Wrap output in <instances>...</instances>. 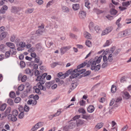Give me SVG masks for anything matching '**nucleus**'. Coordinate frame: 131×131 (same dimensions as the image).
I'll return each instance as SVG.
<instances>
[{
	"label": "nucleus",
	"instance_id": "8fccbe9b",
	"mask_svg": "<svg viewBox=\"0 0 131 131\" xmlns=\"http://www.w3.org/2000/svg\"><path fill=\"white\" fill-rule=\"evenodd\" d=\"M24 114L23 112H21L18 115V117L20 119H22L24 117Z\"/></svg>",
	"mask_w": 131,
	"mask_h": 131
},
{
	"label": "nucleus",
	"instance_id": "39448f33",
	"mask_svg": "<svg viewBox=\"0 0 131 131\" xmlns=\"http://www.w3.org/2000/svg\"><path fill=\"white\" fill-rule=\"evenodd\" d=\"M82 67L81 65L80 64L77 66V69H74L72 71H71L70 69H69L68 70V72L69 73V74H70L71 75L75 74L78 72V71L80 70L79 69Z\"/></svg>",
	"mask_w": 131,
	"mask_h": 131
},
{
	"label": "nucleus",
	"instance_id": "5701e85b",
	"mask_svg": "<svg viewBox=\"0 0 131 131\" xmlns=\"http://www.w3.org/2000/svg\"><path fill=\"white\" fill-rule=\"evenodd\" d=\"M62 8L63 11L64 12L68 13L69 11V8L66 6H63Z\"/></svg>",
	"mask_w": 131,
	"mask_h": 131
},
{
	"label": "nucleus",
	"instance_id": "a19ab883",
	"mask_svg": "<svg viewBox=\"0 0 131 131\" xmlns=\"http://www.w3.org/2000/svg\"><path fill=\"white\" fill-rule=\"evenodd\" d=\"M19 45L22 48H23L26 46V45L24 42H20L19 43Z\"/></svg>",
	"mask_w": 131,
	"mask_h": 131
},
{
	"label": "nucleus",
	"instance_id": "4468645a",
	"mask_svg": "<svg viewBox=\"0 0 131 131\" xmlns=\"http://www.w3.org/2000/svg\"><path fill=\"white\" fill-rule=\"evenodd\" d=\"M70 123L68 124L69 127L71 129L74 128L76 126L75 122L74 120H71L70 122Z\"/></svg>",
	"mask_w": 131,
	"mask_h": 131
},
{
	"label": "nucleus",
	"instance_id": "72a5a7b5",
	"mask_svg": "<svg viewBox=\"0 0 131 131\" xmlns=\"http://www.w3.org/2000/svg\"><path fill=\"white\" fill-rule=\"evenodd\" d=\"M94 12L96 13L97 14H99L103 12L102 10H99L96 8H95L93 9Z\"/></svg>",
	"mask_w": 131,
	"mask_h": 131
},
{
	"label": "nucleus",
	"instance_id": "393cba45",
	"mask_svg": "<svg viewBox=\"0 0 131 131\" xmlns=\"http://www.w3.org/2000/svg\"><path fill=\"white\" fill-rule=\"evenodd\" d=\"M107 62L109 63V64H110L111 63V62L113 60V58L112 57V54H110L108 56L107 59Z\"/></svg>",
	"mask_w": 131,
	"mask_h": 131
},
{
	"label": "nucleus",
	"instance_id": "aec40b11",
	"mask_svg": "<svg viewBox=\"0 0 131 131\" xmlns=\"http://www.w3.org/2000/svg\"><path fill=\"white\" fill-rule=\"evenodd\" d=\"M54 81H52L46 82L45 83V85L47 88L48 89H49L51 85L54 83Z\"/></svg>",
	"mask_w": 131,
	"mask_h": 131
},
{
	"label": "nucleus",
	"instance_id": "37998d69",
	"mask_svg": "<svg viewBox=\"0 0 131 131\" xmlns=\"http://www.w3.org/2000/svg\"><path fill=\"white\" fill-rule=\"evenodd\" d=\"M69 127L68 125H66L63 128V130L65 131H69V129H71Z\"/></svg>",
	"mask_w": 131,
	"mask_h": 131
},
{
	"label": "nucleus",
	"instance_id": "79ce46f5",
	"mask_svg": "<svg viewBox=\"0 0 131 131\" xmlns=\"http://www.w3.org/2000/svg\"><path fill=\"white\" fill-rule=\"evenodd\" d=\"M78 84L76 83H72L71 86V89L72 90L74 89L77 86Z\"/></svg>",
	"mask_w": 131,
	"mask_h": 131
},
{
	"label": "nucleus",
	"instance_id": "de8ad7c7",
	"mask_svg": "<svg viewBox=\"0 0 131 131\" xmlns=\"http://www.w3.org/2000/svg\"><path fill=\"white\" fill-rule=\"evenodd\" d=\"M107 62L106 63H104H104H103L101 66V67L102 68H104L106 67L108 65L110 64L109 63Z\"/></svg>",
	"mask_w": 131,
	"mask_h": 131
},
{
	"label": "nucleus",
	"instance_id": "4c0bfd02",
	"mask_svg": "<svg viewBox=\"0 0 131 131\" xmlns=\"http://www.w3.org/2000/svg\"><path fill=\"white\" fill-rule=\"evenodd\" d=\"M93 24L94 23L93 22H91L89 24V27L90 30L91 31H92V30L93 29Z\"/></svg>",
	"mask_w": 131,
	"mask_h": 131
},
{
	"label": "nucleus",
	"instance_id": "f8f14e48",
	"mask_svg": "<svg viewBox=\"0 0 131 131\" xmlns=\"http://www.w3.org/2000/svg\"><path fill=\"white\" fill-rule=\"evenodd\" d=\"M16 116H13L12 114H9L8 115V118L11 121L15 122L17 120V118Z\"/></svg>",
	"mask_w": 131,
	"mask_h": 131
},
{
	"label": "nucleus",
	"instance_id": "2f4dec72",
	"mask_svg": "<svg viewBox=\"0 0 131 131\" xmlns=\"http://www.w3.org/2000/svg\"><path fill=\"white\" fill-rule=\"evenodd\" d=\"M94 29L97 33H99L101 31L100 27L98 26H95L94 27Z\"/></svg>",
	"mask_w": 131,
	"mask_h": 131
},
{
	"label": "nucleus",
	"instance_id": "338daca9",
	"mask_svg": "<svg viewBox=\"0 0 131 131\" xmlns=\"http://www.w3.org/2000/svg\"><path fill=\"white\" fill-rule=\"evenodd\" d=\"M121 51V49H118L116 50L115 52L113 53V54L115 56H116V54L118 53Z\"/></svg>",
	"mask_w": 131,
	"mask_h": 131
},
{
	"label": "nucleus",
	"instance_id": "9d476101",
	"mask_svg": "<svg viewBox=\"0 0 131 131\" xmlns=\"http://www.w3.org/2000/svg\"><path fill=\"white\" fill-rule=\"evenodd\" d=\"M40 28L38 29L36 31V33L38 35H41L43 32V29L44 28V26L43 25H41V26L39 27Z\"/></svg>",
	"mask_w": 131,
	"mask_h": 131
},
{
	"label": "nucleus",
	"instance_id": "69168bd1",
	"mask_svg": "<svg viewBox=\"0 0 131 131\" xmlns=\"http://www.w3.org/2000/svg\"><path fill=\"white\" fill-rule=\"evenodd\" d=\"M87 61H85L83 63H82V64H81V65L82 67H84L85 66L86 64H87V65L88 63V62H87Z\"/></svg>",
	"mask_w": 131,
	"mask_h": 131
},
{
	"label": "nucleus",
	"instance_id": "49530a36",
	"mask_svg": "<svg viewBox=\"0 0 131 131\" xmlns=\"http://www.w3.org/2000/svg\"><path fill=\"white\" fill-rule=\"evenodd\" d=\"M9 96L10 97L14 98L15 96V92H11L9 93Z\"/></svg>",
	"mask_w": 131,
	"mask_h": 131
},
{
	"label": "nucleus",
	"instance_id": "4be33fe9",
	"mask_svg": "<svg viewBox=\"0 0 131 131\" xmlns=\"http://www.w3.org/2000/svg\"><path fill=\"white\" fill-rule=\"evenodd\" d=\"M84 35V37L86 38L91 39L92 38L91 35L87 32H85Z\"/></svg>",
	"mask_w": 131,
	"mask_h": 131
},
{
	"label": "nucleus",
	"instance_id": "473e14b6",
	"mask_svg": "<svg viewBox=\"0 0 131 131\" xmlns=\"http://www.w3.org/2000/svg\"><path fill=\"white\" fill-rule=\"evenodd\" d=\"M10 52L13 55H15L16 53V50L15 48L10 49Z\"/></svg>",
	"mask_w": 131,
	"mask_h": 131
},
{
	"label": "nucleus",
	"instance_id": "c03bdc74",
	"mask_svg": "<svg viewBox=\"0 0 131 131\" xmlns=\"http://www.w3.org/2000/svg\"><path fill=\"white\" fill-rule=\"evenodd\" d=\"M24 85H21L18 87V91H21L24 90Z\"/></svg>",
	"mask_w": 131,
	"mask_h": 131
},
{
	"label": "nucleus",
	"instance_id": "c85d7f7f",
	"mask_svg": "<svg viewBox=\"0 0 131 131\" xmlns=\"http://www.w3.org/2000/svg\"><path fill=\"white\" fill-rule=\"evenodd\" d=\"M110 12L112 15H115L117 13V11L114 9L111 8L110 10Z\"/></svg>",
	"mask_w": 131,
	"mask_h": 131
},
{
	"label": "nucleus",
	"instance_id": "a18cd8bd",
	"mask_svg": "<svg viewBox=\"0 0 131 131\" xmlns=\"http://www.w3.org/2000/svg\"><path fill=\"white\" fill-rule=\"evenodd\" d=\"M21 98L19 97H16L14 101L16 103H19L21 101Z\"/></svg>",
	"mask_w": 131,
	"mask_h": 131
},
{
	"label": "nucleus",
	"instance_id": "a878e982",
	"mask_svg": "<svg viewBox=\"0 0 131 131\" xmlns=\"http://www.w3.org/2000/svg\"><path fill=\"white\" fill-rule=\"evenodd\" d=\"M131 3V1H126L123 2L122 3V5L123 6L126 7L129 5Z\"/></svg>",
	"mask_w": 131,
	"mask_h": 131
},
{
	"label": "nucleus",
	"instance_id": "5fc2aeb1",
	"mask_svg": "<svg viewBox=\"0 0 131 131\" xmlns=\"http://www.w3.org/2000/svg\"><path fill=\"white\" fill-rule=\"evenodd\" d=\"M5 46L3 44H1L0 45V49L1 51L4 50L5 49Z\"/></svg>",
	"mask_w": 131,
	"mask_h": 131
},
{
	"label": "nucleus",
	"instance_id": "0eeeda50",
	"mask_svg": "<svg viewBox=\"0 0 131 131\" xmlns=\"http://www.w3.org/2000/svg\"><path fill=\"white\" fill-rule=\"evenodd\" d=\"M43 123L41 122H39L33 126L31 129L36 130L39 127L42 126L43 125Z\"/></svg>",
	"mask_w": 131,
	"mask_h": 131
},
{
	"label": "nucleus",
	"instance_id": "6ab92c4d",
	"mask_svg": "<svg viewBox=\"0 0 131 131\" xmlns=\"http://www.w3.org/2000/svg\"><path fill=\"white\" fill-rule=\"evenodd\" d=\"M94 107L93 106L90 105L88 108L87 111L91 113L94 111Z\"/></svg>",
	"mask_w": 131,
	"mask_h": 131
},
{
	"label": "nucleus",
	"instance_id": "1a4fd4ad",
	"mask_svg": "<svg viewBox=\"0 0 131 131\" xmlns=\"http://www.w3.org/2000/svg\"><path fill=\"white\" fill-rule=\"evenodd\" d=\"M18 79L20 80V79L23 82H25L27 79V77L26 75H24L23 76V75L21 74H20L18 77Z\"/></svg>",
	"mask_w": 131,
	"mask_h": 131
},
{
	"label": "nucleus",
	"instance_id": "09e8293b",
	"mask_svg": "<svg viewBox=\"0 0 131 131\" xmlns=\"http://www.w3.org/2000/svg\"><path fill=\"white\" fill-rule=\"evenodd\" d=\"M78 111L79 113H81L83 114H85L86 112L85 110L82 108H79Z\"/></svg>",
	"mask_w": 131,
	"mask_h": 131
},
{
	"label": "nucleus",
	"instance_id": "f257e3e1",
	"mask_svg": "<svg viewBox=\"0 0 131 131\" xmlns=\"http://www.w3.org/2000/svg\"><path fill=\"white\" fill-rule=\"evenodd\" d=\"M102 57L100 56L99 57H96L93 60L92 59H90L88 62L87 67H89L91 65L90 69L91 70H94L95 71H98L100 69L101 66L100 64L96 66V64L100 62Z\"/></svg>",
	"mask_w": 131,
	"mask_h": 131
},
{
	"label": "nucleus",
	"instance_id": "c756f323",
	"mask_svg": "<svg viewBox=\"0 0 131 131\" xmlns=\"http://www.w3.org/2000/svg\"><path fill=\"white\" fill-rule=\"evenodd\" d=\"M103 125V124L102 123H98L96 126L95 127L96 128L99 129L102 128Z\"/></svg>",
	"mask_w": 131,
	"mask_h": 131
},
{
	"label": "nucleus",
	"instance_id": "ea45409f",
	"mask_svg": "<svg viewBox=\"0 0 131 131\" xmlns=\"http://www.w3.org/2000/svg\"><path fill=\"white\" fill-rule=\"evenodd\" d=\"M116 91V87L114 85H113L112 86L111 89V91L112 93H114Z\"/></svg>",
	"mask_w": 131,
	"mask_h": 131
},
{
	"label": "nucleus",
	"instance_id": "c9c22d12",
	"mask_svg": "<svg viewBox=\"0 0 131 131\" xmlns=\"http://www.w3.org/2000/svg\"><path fill=\"white\" fill-rule=\"evenodd\" d=\"M6 107V104H3L2 105L0 108V110L2 111H4Z\"/></svg>",
	"mask_w": 131,
	"mask_h": 131
},
{
	"label": "nucleus",
	"instance_id": "dca6fc26",
	"mask_svg": "<svg viewBox=\"0 0 131 131\" xmlns=\"http://www.w3.org/2000/svg\"><path fill=\"white\" fill-rule=\"evenodd\" d=\"M123 96L125 99H128L130 98V95L127 92H125L123 93Z\"/></svg>",
	"mask_w": 131,
	"mask_h": 131
},
{
	"label": "nucleus",
	"instance_id": "13d9d810",
	"mask_svg": "<svg viewBox=\"0 0 131 131\" xmlns=\"http://www.w3.org/2000/svg\"><path fill=\"white\" fill-rule=\"evenodd\" d=\"M36 1L37 3L39 5L42 4L43 3V1L42 0H36Z\"/></svg>",
	"mask_w": 131,
	"mask_h": 131
},
{
	"label": "nucleus",
	"instance_id": "7c9ffc66",
	"mask_svg": "<svg viewBox=\"0 0 131 131\" xmlns=\"http://www.w3.org/2000/svg\"><path fill=\"white\" fill-rule=\"evenodd\" d=\"M61 109H59L57 111V112L56 114L52 115L51 116L53 117L59 116L61 113Z\"/></svg>",
	"mask_w": 131,
	"mask_h": 131
},
{
	"label": "nucleus",
	"instance_id": "680f3d73",
	"mask_svg": "<svg viewBox=\"0 0 131 131\" xmlns=\"http://www.w3.org/2000/svg\"><path fill=\"white\" fill-rule=\"evenodd\" d=\"M29 107L25 105L24 106V111H25V112H27L29 111Z\"/></svg>",
	"mask_w": 131,
	"mask_h": 131
},
{
	"label": "nucleus",
	"instance_id": "ddd939ff",
	"mask_svg": "<svg viewBox=\"0 0 131 131\" xmlns=\"http://www.w3.org/2000/svg\"><path fill=\"white\" fill-rule=\"evenodd\" d=\"M69 74V73L68 72V71L67 73H66L64 74L61 72H60L58 73V77H61L62 78H64L68 76Z\"/></svg>",
	"mask_w": 131,
	"mask_h": 131
},
{
	"label": "nucleus",
	"instance_id": "f3484780",
	"mask_svg": "<svg viewBox=\"0 0 131 131\" xmlns=\"http://www.w3.org/2000/svg\"><path fill=\"white\" fill-rule=\"evenodd\" d=\"M122 100L121 98H118L115 101L114 104L113 106L115 107H117L119 104V102H121Z\"/></svg>",
	"mask_w": 131,
	"mask_h": 131
},
{
	"label": "nucleus",
	"instance_id": "a211bd4d",
	"mask_svg": "<svg viewBox=\"0 0 131 131\" xmlns=\"http://www.w3.org/2000/svg\"><path fill=\"white\" fill-rule=\"evenodd\" d=\"M6 45L10 48V49H14L15 48L14 44L12 43L7 42L6 43Z\"/></svg>",
	"mask_w": 131,
	"mask_h": 131
},
{
	"label": "nucleus",
	"instance_id": "58836bf2",
	"mask_svg": "<svg viewBox=\"0 0 131 131\" xmlns=\"http://www.w3.org/2000/svg\"><path fill=\"white\" fill-rule=\"evenodd\" d=\"M7 103L10 105H13V101L10 99H8V100Z\"/></svg>",
	"mask_w": 131,
	"mask_h": 131
},
{
	"label": "nucleus",
	"instance_id": "6e6d98bb",
	"mask_svg": "<svg viewBox=\"0 0 131 131\" xmlns=\"http://www.w3.org/2000/svg\"><path fill=\"white\" fill-rule=\"evenodd\" d=\"M85 101L83 100H82L79 102V103L81 106H83L85 104Z\"/></svg>",
	"mask_w": 131,
	"mask_h": 131
},
{
	"label": "nucleus",
	"instance_id": "603ef678",
	"mask_svg": "<svg viewBox=\"0 0 131 131\" xmlns=\"http://www.w3.org/2000/svg\"><path fill=\"white\" fill-rule=\"evenodd\" d=\"M20 66L21 68H23L25 67V64L24 61H21L20 62Z\"/></svg>",
	"mask_w": 131,
	"mask_h": 131
},
{
	"label": "nucleus",
	"instance_id": "4d7b16f0",
	"mask_svg": "<svg viewBox=\"0 0 131 131\" xmlns=\"http://www.w3.org/2000/svg\"><path fill=\"white\" fill-rule=\"evenodd\" d=\"M110 44V43L109 40H107L106 41V42L103 45V46L104 47L108 46Z\"/></svg>",
	"mask_w": 131,
	"mask_h": 131
},
{
	"label": "nucleus",
	"instance_id": "9b49d317",
	"mask_svg": "<svg viewBox=\"0 0 131 131\" xmlns=\"http://www.w3.org/2000/svg\"><path fill=\"white\" fill-rule=\"evenodd\" d=\"M86 13L85 12L83 11H80L79 14V16L81 19H83L85 17Z\"/></svg>",
	"mask_w": 131,
	"mask_h": 131
},
{
	"label": "nucleus",
	"instance_id": "2eb2a0df",
	"mask_svg": "<svg viewBox=\"0 0 131 131\" xmlns=\"http://www.w3.org/2000/svg\"><path fill=\"white\" fill-rule=\"evenodd\" d=\"M8 7L6 5H4L0 10V14H4L7 10Z\"/></svg>",
	"mask_w": 131,
	"mask_h": 131
},
{
	"label": "nucleus",
	"instance_id": "412c9836",
	"mask_svg": "<svg viewBox=\"0 0 131 131\" xmlns=\"http://www.w3.org/2000/svg\"><path fill=\"white\" fill-rule=\"evenodd\" d=\"M7 34V32H3L0 35V40H2L6 37Z\"/></svg>",
	"mask_w": 131,
	"mask_h": 131
},
{
	"label": "nucleus",
	"instance_id": "cd10ccee",
	"mask_svg": "<svg viewBox=\"0 0 131 131\" xmlns=\"http://www.w3.org/2000/svg\"><path fill=\"white\" fill-rule=\"evenodd\" d=\"M11 110V108L10 107H8L6 109L5 112V116H7L10 113Z\"/></svg>",
	"mask_w": 131,
	"mask_h": 131
},
{
	"label": "nucleus",
	"instance_id": "774afa93",
	"mask_svg": "<svg viewBox=\"0 0 131 131\" xmlns=\"http://www.w3.org/2000/svg\"><path fill=\"white\" fill-rule=\"evenodd\" d=\"M90 117V115H83V116L82 117V118H83L85 119H87L88 118H89Z\"/></svg>",
	"mask_w": 131,
	"mask_h": 131
},
{
	"label": "nucleus",
	"instance_id": "0e129e2a",
	"mask_svg": "<svg viewBox=\"0 0 131 131\" xmlns=\"http://www.w3.org/2000/svg\"><path fill=\"white\" fill-rule=\"evenodd\" d=\"M115 100L113 99H112L111 101V102L110 103V106H111L112 105H113V104H114V103H115Z\"/></svg>",
	"mask_w": 131,
	"mask_h": 131
},
{
	"label": "nucleus",
	"instance_id": "864d4df0",
	"mask_svg": "<svg viewBox=\"0 0 131 131\" xmlns=\"http://www.w3.org/2000/svg\"><path fill=\"white\" fill-rule=\"evenodd\" d=\"M25 71L26 73L27 74H30V75L31 74V71L29 68H27L25 70Z\"/></svg>",
	"mask_w": 131,
	"mask_h": 131
},
{
	"label": "nucleus",
	"instance_id": "e2e57ef3",
	"mask_svg": "<svg viewBox=\"0 0 131 131\" xmlns=\"http://www.w3.org/2000/svg\"><path fill=\"white\" fill-rule=\"evenodd\" d=\"M58 64L57 62H55L51 64L50 65L52 68H54Z\"/></svg>",
	"mask_w": 131,
	"mask_h": 131
},
{
	"label": "nucleus",
	"instance_id": "052dcab7",
	"mask_svg": "<svg viewBox=\"0 0 131 131\" xmlns=\"http://www.w3.org/2000/svg\"><path fill=\"white\" fill-rule=\"evenodd\" d=\"M34 8H30L29 9L27 10V12L28 13H31L34 11Z\"/></svg>",
	"mask_w": 131,
	"mask_h": 131
},
{
	"label": "nucleus",
	"instance_id": "bf43d9fd",
	"mask_svg": "<svg viewBox=\"0 0 131 131\" xmlns=\"http://www.w3.org/2000/svg\"><path fill=\"white\" fill-rule=\"evenodd\" d=\"M10 55V52L9 51H7L6 52L5 56L6 58H8L9 57Z\"/></svg>",
	"mask_w": 131,
	"mask_h": 131
},
{
	"label": "nucleus",
	"instance_id": "f03ea898",
	"mask_svg": "<svg viewBox=\"0 0 131 131\" xmlns=\"http://www.w3.org/2000/svg\"><path fill=\"white\" fill-rule=\"evenodd\" d=\"M131 34V29L126 30L119 32L118 35V37H124L129 35Z\"/></svg>",
	"mask_w": 131,
	"mask_h": 131
},
{
	"label": "nucleus",
	"instance_id": "6e6552de",
	"mask_svg": "<svg viewBox=\"0 0 131 131\" xmlns=\"http://www.w3.org/2000/svg\"><path fill=\"white\" fill-rule=\"evenodd\" d=\"M20 10V8L19 7L12 6L11 7L10 10L11 12L16 14Z\"/></svg>",
	"mask_w": 131,
	"mask_h": 131
},
{
	"label": "nucleus",
	"instance_id": "b1692460",
	"mask_svg": "<svg viewBox=\"0 0 131 131\" xmlns=\"http://www.w3.org/2000/svg\"><path fill=\"white\" fill-rule=\"evenodd\" d=\"M36 86H37L41 90L43 91H46V88L45 87H44L42 84H40L39 83H37L36 84Z\"/></svg>",
	"mask_w": 131,
	"mask_h": 131
},
{
	"label": "nucleus",
	"instance_id": "f704fd0d",
	"mask_svg": "<svg viewBox=\"0 0 131 131\" xmlns=\"http://www.w3.org/2000/svg\"><path fill=\"white\" fill-rule=\"evenodd\" d=\"M12 114L13 116H16L18 114V112L17 110H14L12 111Z\"/></svg>",
	"mask_w": 131,
	"mask_h": 131
},
{
	"label": "nucleus",
	"instance_id": "3c124183",
	"mask_svg": "<svg viewBox=\"0 0 131 131\" xmlns=\"http://www.w3.org/2000/svg\"><path fill=\"white\" fill-rule=\"evenodd\" d=\"M85 44L88 47H90L91 45V42L89 40H87L85 42Z\"/></svg>",
	"mask_w": 131,
	"mask_h": 131
},
{
	"label": "nucleus",
	"instance_id": "7ed1b4c3",
	"mask_svg": "<svg viewBox=\"0 0 131 131\" xmlns=\"http://www.w3.org/2000/svg\"><path fill=\"white\" fill-rule=\"evenodd\" d=\"M80 116V115H76L72 118L73 120H74L75 121L76 120V125L77 126H79L82 125L84 123L83 121L79 119Z\"/></svg>",
	"mask_w": 131,
	"mask_h": 131
},
{
	"label": "nucleus",
	"instance_id": "e433bc0d",
	"mask_svg": "<svg viewBox=\"0 0 131 131\" xmlns=\"http://www.w3.org/2000/svg\"><path fill=\"white\" fill-rule=\"evenodd\" d=\"M110 110L107 107H105L103 110V113L107 114L108 113V112H109L111 114V113L110 112Z\"/></svg>",
	"mask_w": 131,
	"mask_h": 131
},
{
	"label": "nucleus",
	"instance_id": "20e7f679",
	"mask_svg": "<svg viewBox=\"0 0 131 131\" xmlns=\"http://www.w3.org/2000/svg\"><path fill=\"white\" fill-rule=\"evenodd\" d=\"M86 70L85 69H82L81 70H79L78 72L75 74H72L71 75L70 77V79H73L77 77L80 74L83 73V72H84Z\"/></svg>",
	"mask_w": 131,
	"mask_h": 131
},
{
	"label": "nucleus",
	"instance_id": "423d86ee",
	"mask_svg": "<svg viewBox=\"0 0 131 131\" xmlns=\"http://www.w3.org/2000/svg\"><path fill=\"white\" fill-rule=\"evenodd\" d=\"M71 48L70 46L63 47L60 49V51L61 55H62L70 49Z\"/></svg>",
	"mask_w": 131,
	"mask_h": 131
},
{
	"label": "nucleus",
	"instance_id": "bb28decb",
	"mask_svg": "<svg viewBox=\"0 0 131 131\" xmlns=\"http://www.w3.org/2000/svg\"><path fill=\"white\" fill-rule=\"evenodd\" d=\"M72 8L74 10H76L79 8V5L78 4H75L73 5Z\"/></svg>",
	"mask_w": 131,
	"mask_h": 131
}]
</instances>
